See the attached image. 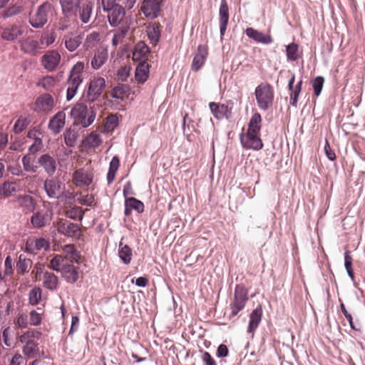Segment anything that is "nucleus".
I'll use <instances>...</instances> for the list:
<instances>
[{
  "label": "nucleus",
  "instance_id": "48",
  "mask_svg": "<svg viewBox=\"0 0 365 365\" xmlns=\"http://www.w3.org/2000/svg\"><path fill=\"white\" fill-rule=\"evenodd\" d=\"M31 117L29 115L24 116L21 115L16 121L13 131L15 133H20L24 131L31 123Z\"/></svg>",
  "mask_w": 365,
  "mask_h": 365
},
{
  "label": "nucleus",
  "instance_id": "26",
  "mask_svg": "<svg viewBox=\"0 0 365 365\" xmlns=\"http://www.w3.org/2000/svg\"><path fill=\"white\" fill-rule=\"evenodd\" d=\"M220 36L222 37L227 29L228 21H229V7L226 0H222L220 11Z\"/></svg>",
  "mask_w": 365,
  "mask_h": 365
},
{
  "label": "nucleus",
  "instance_id": "25",
  "mask_svg": "<svg viewBox=\"0 0 365 365\" xmlns=\"http://www.w3.org/2000/svg\"><path fill=\"white\" fill-rule=\"evenodd\" d=\"M16 202L25 213L34 212L36 205L35 199L26 194L19 195L16 197Z\"/></svg>",
  "mask_w": 365,
  "mask_h": 365
},
{
  "label": "nucleus",
  "instance_id": "45",
  "mask_svg": "<svg viewBox=\"0 0 365 365\" xmlns=\"http://www.w3.org/2000/svg\"><path fill=\"white\" fill-rule=\"evenodd\" d=\"M85 211L81 207L74 206L67 208L65 211V215L67 217L73 220L81 221L83 218Z\"/></svg>",
  "mask_w": 365,
  "mask_h": 365
},
{
  "label": "nucleus",
  "instance_id": "15",
  "mask_svg": "<svg viewBox=\"0 0 365 365\" xmlns=\"http://www.w3.org/2000/svg\"><path fill=\"white\" fill-rule=\"evenodd\" d=\"M161 10V6L157 0H143L141 3L140 11L149 19L158 17Z\"/></svg>",
  "mask_w": 365,
  "mask_h": 365
},
{
  "label": "nucleus",
  "instance_id": "52",
  "mask_svg": "<svg viewBox=\"0 0 365 365\" xmlns=\"http://www.w3.org/2000/svg\"><path fill=\"white\" fill-rule=\"evenodd\" d=\"M58 80L52 76H46L41 79L38 86H42L45 90H51L57 83Z\"/></svg>",
  "mask_w": 365,
  "mask_h": 365
},
{
  "label": "nucleus",
  "instance_id": "14",
  "mask_svg": "<svg viewBox=\"0 0 365 365\" xmlns=\"http://www.w3.org/2000/svg\"><path fill=\"white\" fill-rule=\"evenodd\" d=\"M82 0H59L63 15L68 18H76Z\"/></svg>",
  "mask_w": 365,
  "mask_h": 365
},
{
  "label": "nucleus",
  "instance_id": "3",
  "mask_svg": "<svg viewBox=\"0 0 365 365\" xmlns=\"http://www.w3.org/2000/svg\"><path fill=\"white\" fill-rule=\"evenodd\" d=\"M255 94L257 106L261 110H267L272 106L274 91L270 84L261 83L256 87Z\"/></svg>",
  "mask_w": 365,
  "mask_h": 365
},
{
  "label": "nucleus",
  "instance_id": "35",
  "mask_svg": "<svg viewBox=\"0 0 365 365\" xmlns=\"http://www.w3.org/2000/svg\"><path fill=\"white\" fill-rule=\"evenodd\" d=\"M43 286L46 289L53 291L58 287V278L53 272L46 271L43 274Z\"/></svg>",
  "mask_w": 365,
  "mask_h": 365
},
{
  "label": "nucleus",
  "instance_id": "42",
  "mask_svg": "<svg viewBox=\"0 0 365 365\" xmlns=\"http://www.w3.org/2000/svg\"><path fill=\"white\" fill-rule=\"evenodd\" d=\"M44 310L42 308H37L29 312L28 316L30 326L37 327L41 324Z\"/></svg>",
  "mask_w": 365,
  "mask_h": 365
},
{
  "label": "nucleus",
  "instance_id": "9",
  "mask_svg": "<svg viewBox=\"0 0 365 365\" xmlns=\"http://www.w3.org/2000/svg\"><path fill=\"white\" fill-rule=\"evenodd\" d=\"M240 141L243 148L255 150H261L263 143L259 137V133L247 131L245 134L240 135Z\"/></svg>",
  "mask_w": 365,
  "mask_h": 365
},
{
  "label": "nucleus",
  "instance_id": "29",
  "mask_svg": "<svg viewBox=\"0 0 365 365\" xmlns=\"http://www.w3.org/2000/svg\"><path fill=\"white\" fill-rule=\"evenodd\" d=\"M49 248V242L44 238H38L26 242L25 250L27 252L34 254L37 251Z\"/></svg>",
  "mask_w": 365,
  "mask_h": 365
},
{
  "label": "nucleus",
  "instance_id": "63",
  "mask_svg": "<svg viewBox=\"0 0 365 365\" xmlns=\"http://www.w3.org/2000/svg\"><path fill=\"white\" fill-rule=\"evenodd\" d=\"M15 324L18 327L21 329L27 328L30 325L28 314L24 313L19 314L16 317Z\"/></svg>",
  "mask_w": 365,
  "mask_h": 365
},
{
  "label": "nucleus",
  "instance_id": "8",
  "mask_svg": "<svg viewBox=\"0 0 365 365\" xmlns=\"http://www.w3.org/2000/svg\"><path fill=\"white\" fill-rule=\"evenodd\" d=\"M106 88V81L103 77H94L91 80L86 94V99L93 102L98 98Z\"/></svg>",
  "mask_w": 365,
  "mask_h": 365
},
{
  "label": "nucleus",
  "instance_id": "57",
  "mask_svg": "<svg viewBox=\"0 0 365 365\" xmlns=\"http://www.w3.org/2000/svg\"><path fill=\"white\" fill-rule=\"evenodd\" d=\"M352 257L349 251H346L344 253V266L349 277L354 280V274L352 268Z\"/></svg>",
  "mask_w": 365,
  "mask_h": 365
},
{
  "label": "nucleus",
  "instance_id": "58",
  "mask_svg": "<svg viewBox=\"0 0 365 365\" xmlns=\"http://www.w3.org/2000/svg\"><path fill=\"white\" fill-rule=\"evenodd\" d=\"M65 143L68 147H73L76 145L77 133L74 130L68 129L63 133Z\"/></svg>",
  "mask_w": 365,
  "mask_h": 365
},
{
  "label": "nucleus",
  "instance_id": "31",
  "mask_svg": "<svg viewBox=\"0 0 365 365\" xmlns=\"http://www.w3.org/2000/svg\"><path fill=\"white\" fill-rule=\"evenodd\" d=\"M149 53L148 46L143 41L138 42L133 52V59L135 61L145 62Z\"/></svg>",
  "mask_w": 365,
  "mask_h": 365
},
{
  "label": "nucleus",
  "instance_id": "24",
  "mask_svg": "<svg viewBox=\"0 0 365 365\" xmlns=\"http://www.w3.org/2000/svg\"><path fill=\"white\" fill-rule=\"evenodd\" d=\"M83 39V34L73 33H68L63 38L66 48L71 52L76 51L79 47Z\"/></svg>",
  "mask_w": 365,
  "mask_h": 365
},
{
  "label": "nucleus",
  "instance_id": "32",
  "mask_svg": "<svg viewBox=\"0 0 365 365\" xmlns=\"http://www.w3.org/2000/svg\"><path fill=\"white\" fill-rule=\"evenodd\" d=\"M61 272L62 277L68 283H75L78 279V268L72 264H68Z\"/></svg>",
  "mask_w": 365,
  "mask_h": 365
},
{
  "label": "nucleus",
  "instance_id": "40",
  "mask_svg": "<svg viewBox=\"0 0 365 365\" xmlns=\"http://www.w3.org/2000/svg\"><path fill=\"white\" fill-rule=\"evenodd\" d=\"M33 262L26 258L24 255H20L16 263V272L18 274L24 275L31 267Z\"/></svg>",
  "mask_w": 365,
  "mask_h": 365
},
{
  "label": "nucleus",
  "instance_id": "2",
  "mask_svg": "<svg viewBox=\"0 0 365 365\" xmlns=\"http://www.w3.org/2000/svg\"><path fill=\"white\" fill-rule=\"evenodd\" d=\"M71 115L74 118L75 123L83 128L91 125L96 118L93 108L91 106L88 108L84 103H76L71 109Z\"/></svg>",
  "mask_w": 365,
  "mask_h": 365
},
{
  "label": "nucleus",
  "instance_id": "43",
  "mask_svg": "<svg viewBox=\"0 0 365 365\" xmlns=\"http://www.w3.org/2000/svg\"><path fill=\"white\" fill-rule=\"evenodd\" d=\"M262 127V116L259 113H255L252 115L247 131L259 133Z\"/></svg>",
  "mask_w": 365,
  "mask_h": 365
},
{
  "label": "nucleus",
  "instance_id": "4",
  "mask_svg": "<svg viewBox=\"0 0 365 365\" xmlns=\"http://www.w3.org/2000/svg\"><path fill=\"white\" fill-rule=\"evenodd\" d=\"M248 299V289L244 284H237L234 291L233 299L230 304L229 318L232 319L236 317L240 312L244 309Z\"/></svg>",
  "mask_w": 365,
  "mask_h": 365
},
{
  "label": "nucleus",
  "instance_id": "18",
  "mask_svg": "<svg viewBox=\"0 0 365 365\" xmlns=\"http://www.w3.org/2000/svg\"><path fill=\"white\" fill-rule=\"evenodd\" d=\"M53 98L50 94H42L36 98L34 110L38 113H48L53 109Z\"/></svg>",
  "mask_w": 365,
  "mask_h": 365
},
{
  "label": "nucleus",
  "instance_id": "49",
  "mask_svg": "<svg viewBox=\"0 0 365 365\" xmlns=\"http://www.w3.org/2000/svg\"><path fill=\"white\" fill-rule=\"evenodd\" d=\"M42 289L38 287H35L29 292V303L32 306H36L41 301Z\"/></svg>",
  "mask_w": 365,
  "mask_h": 365
},
{
  "label": "nucleus",
  "instance_id": "30",
  "mask_svg": "<svg viewBox=\"0 0 365 365\" xmlns=\"http://www.w3.org/2000/svg\"><path fill=\"white\" fill-rule=\"evenodd\" d=\"M262 317V308L258 305L250 314L247 331L254 333L258 327Z\"/></svg>",
  "mask_w": 365,
  "mask_h": 365
},
{
  "label": "nucleus",
  "instance_id": "1",
  "mask_svg": "<svg viewBox=\"0 0 365 365\" xmlns=\"http://www.w3.org/2000/svg\"><path fill=\"white\" fill-rule=\"evenodd\" d=\"M42 335L41 331L36 329H29L19 336V341L23 344L22 352L24 356L31 359L37 356L39 349L38 340Z\"/></svg>",
  "mask_w": 365,
  "mask_h": 365
},
{
  "label": "nucleus",
  "instance_id": "6",
  "mask_svg": "<svg viewBox=\"0 0 365 365\" xmlns=\"http://www.w3.org/2000/svg\"><path fill=\"white\" fill-rule=\"evenodd\" d=\"M52 9V4L48 1L40 5L36 11L29 16V23L34 28H41L48 21V14Z\"/></svg>",
  "mask_w": 365,
  "mask_h": 365
},
{
  "label": "nucleus",
  "instance_id": "60",
  "mask_svg": "<svg viewBox=\"0 0 365 365\" xmlns=\"http://www.w3.org/2000/svg\"><path fill=\"white\" fill-rule=\"evenodd\" d=\"M56 39V36L53 33H46L41 36L40 38L41 46H42V49L46 48L51 44H52Z\"/></svg>",
  "mask_w": 365,
  "mask_h": 365
},
{
  "label": "nucleus",
  "instance_id": "33",
  "mask_svg": "<svg viewBox=\"0 0 365 365\" xmlns=\"http://www.w3.org/2000/svg\"><path fill=\"white\" fill-rule=\"evenodd\" d=\"M160 29V24L156 22L150 23L147 26V34L153 45H156L160 40L161 34Z\"/></svg>",
  "mask_w": 365,
  "mask_h": 365
},
{
  "label": "nucleus",
  "instance_id": "53",
  "mask_svg": "<svg viewBox=\"0 0 365 365\" xmlns=\"http://www.w3.org/2000/svg\"><path fill=\"white\" fill-rule=\"evenodd\" d=\"M22 164L24 170L26 172L36 173L38 167L34 165V159L29 155H26L22 158Z\"/></svg>",
  "mask_w": 365,
  "mask_h": 365
},
{
  "label": "nucleus",
  "instance_id": "7",
  "mask_svg": "<svg viewBox=\"0 0 365 365\" xmlns=\"http://www.w3.org/2000/svg\"><path fill=\"white\" fill-rule=\"evenodd\" d=\"M56 228L59 233L75 240L79 239L82 235L80 225L64 219H59L57 221Z\"/></svg>",
  "mask_w": 365,
  "mask_h": 365
},
{
  "label": "nucleus",
  "instance_id": "36",
  "mask_svg": "<svg viewBox=\"0 0 365 365\" xmlns=\"http://www.w3.org/2000/svg\"><path fill=\"white\" fill-rule=\"evenodd\" d=\"M93 7V3L92 1H86L80 5V9L78 11L79 17L83 24L89 22L92 11Z\"/></svg>",
  "mask_w": 365,
  "mask_h": 365
},
{
  "label": "nucleus",
  "instance_id": "16",
  "mask_svg": "<svg viewBox=\"0 0 365 365\" xmlns=\"http://www.w3.org/2000/svg\"><path fill=\"white\" fill-rule=\"evenodd\" d=\"M245 32L250 38L258 43L268 45L274 41L273 37L269 31L263 33L252 27H247Z\"/></svg>",
  "mask_w": 365,
  "mask_h": 365
},
{
  "label": "nucleus",
  "instance_id": "17",
  "mask_svg": "<svg viewBox=\"0 0 365 365\" xmlns=\"http://www.w3.org/2000/svg\"><path fill=\"white\" fill-rule=\"evenodd\" d=\"M106 11L108 13V21L112 26L115 27L120 24H122V26L127 25L126 23L124 24L125 11L122 6H115L109 9V10Z\"/></svg>",
  "mask_w": 365,
  "mask_h": 365
},
{
  "label": "nucleus",
  "instance_id": "12",
  "mask_svg": "<svg viewBox=\"0 0 365 365\" xmlns=\"http://www.w3.org/2000/svg\"><path fill=\"white\" fill-rule=\"evenodd\" d=\"M43 188L49 198H59L63 193L62 183L57 178L46 179Z\"/></svg>",
  "mask_w": 365,
  "mask_h": 365
},
{
  "label": "nucleus",
  "instance_id": "11",
  "mask_svg": "<svg viewBox=\"0 0 365 365\" xmlns=\"http://www.w3.org/2000/svg\"><path fill=\"white\" fill-rule=\"evenodd\" d=\"M61 56L58 51L50 50L46 51L41 57V62L43 67L48 71H53L60 63Z\"/></svg>",
  "mask_w": 365,
  "mask_h": 365
},
{
  "label": "nucleus",
  "instance_id": "19",
  "mask_svg": "<svg viewBox=\"0 0 365 365\" xmlns=\"http://www.w3.org/2000/svg\"><path fill=\"white\" fill-rule=\"evenodd\" d=\"M209 107L212 114L217 120L227 119L232 113V108L225 104L210 102Z\"/></svg>",
  "mask_w": 365,
  "mask_h": 365
},
{
  "label": "nucleus",
  "instance_id": "39",
  "mask_svg": "<svg viewBox=\"0 0 365 365\" xmlns=\"http://www.w3.org/2000/svg\"><path fill=\"white\" fill-rule=\"evenodd\" d=\"M68 263L62 255H55L49 261L47 267L56 272H61Z\"/></svg>",
  "mask_w": 365,
  "mask_h": 365
},
{
  "label": "nucleus",
  "instance_id": "47",
  "mask_svg": "<svg viewBox=\"0 0 365 365\" xmlns=\"http://www.w3.org/2000/svg\"><path fill=\"white\" fill-rule=\"evenodd\" d=\"M119 165L120 160L118 157L114 156L110 163L109 169L107 174V180L108 184H110L114 180Z\"/></svg>",
  "mask_w": 365,
  "mask_h": 365
},
{
  "label": "nucleus",
  "instance_id": "44",
  "mask_svg": "<svg viewBox=\"0 0 365 365\" xmlns=\"http://www.w3.org/2000/svg\"><path fill=\"white\" fill-rule=\"evenodd\" d=\"M101 40V34L99 32L93 31L88 34L83 43V47L86 50H89L97 46Z\"/></svg>",
  "mask_w": 365,
  "mask_h": 365
},
{
  "label": "nucleus",
  "instance_id": "22",
  "mask_svg": "<svg viewBox=\"0 0 365 365\" xmlns=\"http://www.w3.org/2000/svg\"><path fill=\"white\" fill-rule=\"evenodd\" d=\"M108 58V49L105 47L101 46L98 48L94 53L93 57L91 61V66L92 68L98 70L106 63Z\"/></svg>",
  "mask_w": 365,
  "mask_h": 365
},
{
  "label": "nucleus",
  "instance_id": "62",
  "mask_svg": "<svg viewBox=\"0 0 365 365\" xmlns=\"http://www.w3.org/2000/svg\"><path fill=\"white\" fill-rule=\"evenodd\" d=\"M44 269V264L40 262H38L35 264L32 271H31V276L34 279V281L36 282L38 280H41V274H43Z\"/></svg>",
  "mask_w": 365,
  "mask_h": 365
},
{
  "label": "nucleus",
  "instance_id": "38",
  "mask_svg": "<svg viewBox=\"0 0 365 365\" xmlns=\"http://www.w3.org/2000/svg\"><path fill=\"white\" fill-rule=\"evenodd\" d=\"M149 76V66L145 62H141L138 64L135 69V80L138 83H145Z\"/></svg>",
  "mask_w": 365,
  "mask_h": 365
},
{
  "label": "nucleus",
  "instance_id": "20",
  "mask_svg": "<svg viewBox=\"0 0 365 365\" xmlns=\"http://www.w3.org/2000/svg\"><path fill=\"white\" fill-rule=\"evenodd\" d=\"M208 56V48L207 45H199L197 51L195 53L192 62V69L194 71H198L204 65L205 60Z\"/></svg>",
  "mask_w": 365,
  "mask_h": 365
},
{
  "label": "nucleus",
  "instance_id": "54",
  "mask_svg": "<svg viewBox=\"0 0 365 365\" xmlns=\"http://www.w3.org/2000/svg\"><path fill=\"white\" fill-rule=\"evenodd\" d=\"M287 56L288 60L297 61L299 58V46L295 43H292L287 46Z\"/></svg>",
  "mask_w": 365,
  "mask_h": 365
},
{
  "label": "nucleus",
  "instance_id": "34",
  "mask_svg": "<svg viewBox=\"0 0 365 365\" xmlns=\"http://www.w3.org/2000/svg\"><path fill=\"white\" fill-rule=\"evenodd\" d=\"M18 191V184L16 181H4L0 185V196L7 198Z\"/></svg>",
  "mask_w": 365,
  "mask_h": 365
},
{
  "label": "nucleus",
  "instance_id": "28",
  "mask_svg": "<svg viewBox=\"0 0 365 365\" xmlns=\"http://www.w3.org/2000/svg\"><path fill=\"white\" fill-rule=\"evenodd\" d=\"M144 204L139 200L130 197H126L125 200V215L128 217L131 215L132 210H134L138 213H142L144 211Z\"/></svg>",
  "mask_w": 365,
  "mask_h": 365
},
{
  "label": "nucleus",
  "instance_id": "37",
  "mask_svg": "<svg viewBox=\"0 0 365 365\" xmlns=\"http://www.w3.org/2000/svg\"><path fill=\"white\" fill-rule=\"evenodd\" d=\"M62 254L66 261L71 263L77 262L80 259V253L73 245H66L63 247Z\"/></svg>",
  "mask_w": 365,
  "mask_h": 365
},
{
  "label": "nucleus",
  "instance_id": "23",
  "mask_svg": "<svg viewBox=\"0 0 365 365\" xmlns=\"http://www.w3.org/2000/svg\"><path fill=\"white\" fill-rule=\"evenodd\" d=\"M51 215L48 211L41 210L34 212L31 217V224L34 228H41L49 223Z\"/></svg>",
  "mask_w": 365,
  "mask_h": 365
},
{
  "label": "nucleus",
  "instance_id": "50",
  "mask_svg": "<svg viewBox=\"0 0 365 365\" xmlns=\"http://www.w3.org/2000/svg\"><path fill=\"white\" fill-rule=\"evenodd\" d=\"M129 94V88L124 84H120L115 86L111 91L113 98L123 100Z\"/></svg>",
  "mask_w": 365,
  "mask_h": 365
},
{
  "label": "nucleus",
  "instance_id": "56",
  "mask_svg": "<svg viewBox=\"0 0 365 365\" xmlns=\"http://www.w3.org/2000/svg\"><path fill=\"white\" fill-rule=\"evenodd\" d=\"M85 142L89 147L96 148L101 144L102 140L99 134L96 132H92L88 136H87Z\"/></svg>",
  "mask_w": 365,
  "mask_h": 365
},
{
  "label": "nucleus",
  "instance_id": "55",
  "mask_svg": "<svg viewBox=\"0 0 365 365\" xmlns=\"http://www.w3.org/2000/svg\"><path fill=\"white\" fill-rule=\"evenodd\" d=\"M302 81L301 80L293 87L292 90H290V103L295 108L297 107L298 98L302 91Z\"/></svg>",
  "mask_w": 365,
  "mask_h": 365
},
{
  "label": "nucleus",
  "instance_id": "5",
  "mask_svg": "<svg viewBox=\"0 0 365 365\" xmlns=\"http://www.w3.org/2000/svg\"><path fill=\"white\" fill-rule=\"evenodd\" d=\"M85 68L84 63L78 61L73 65L67 81V99L69 101L73 98L76 91L83 81L82 74Z\"/></svg>",
  "mask_w": 365,
  "mask_h": 365
},
{
  "label": "nucleus",
  "instance_id": "21",
  "mask_svg": "<svg viewBox=\"0 0 365 365\" xmlns=\"http://www.w3.org/2000/svg\"><path fill=\"white\" fill-rule=\"evenodd\" d=\"M38 163L49 176L53 175L56 173L57 168L56 160L49 154L41 155L38 158Z\"/></svg>",
  "mask_w": 365,
  "mask_h": 365
},
{
  "label": "nucleus",
  "instance_id": "61",
  "mask_svg": "<svg viewBox=\"0 0 365 365\" xmlns=\"http://www.w3.org/2000/svg\"><path fill=\"white\" fill-rule=\"evenodd\" d=\"M118 118L115 115H110L106 118V121L105 123V130L107 132H110L114 130V128L118 125Z\"/></svg>",
  "mask_w": 365,
  "mask_h": 365
},
{
  "label": "nucleus",
  "instance_id": "59",
  "mask_svg": "<svg viewBox=\"0 0 365 365\" xmlns=\"http://www.w3.org/2000/svg\"><path fill=\"white\" fill-rule=\"evenodd\" d=\"M324 83V78L322 76H317L312 81V86L314 89V93L317 97L320 95Z\"/></svg>",
  "mask_w": 365,
  "mask_h": 365
},
{
  "label": "nucleus",
  "instance_id": "13",
  "mask_svg": "<svg viewBox=\"0 0 365 365\" xmlns=\"http://www.w3.org/2000/svg\"><path fill=\"white\" fill-rule=\"evenodd\" d=\"M93 179L91 171L80 168L75 170L72 175V182L77 187L88 186Z\"/></svg>",
  "mask_w": 365,
  "mask_h": 365
},
{
  "label": "nucleus",
  "instance_id": "64",
  "mask_svg": "<svg viewBox=\"0 0 365 365\" xmlns=\"http://www.w3.org/2000/svg\"><path fill=\"white\" fill-rule=\"evenodd\" d=\"M43 148V141L42 139L36 138L34 140V143L29 146V151L31 154H35L37 152L40 151Z\"/></svg>",
  "mask_w": 365,
  "mask_h": 365
},
{
  "label": "nucleus",
  "instance_id": "10",
  "mask_svg": "<svg viewBox=\"0 0 365 365\" xmlns=\"http://www.w3.org/2000/svg\"><path fill=\"white\" fill-rule=\"evenodd\" d=\"M20 48L24 53L35 56L41 53L42 46L38 40L33 36H28L20 41Z\"/></svg>",
  "mask_w": 365,
  "mask_h": 365
},
{
  "label": "nucleus",
  "instance_id": "27",
  "mask_svg": "<svg viewBox=\"0 0 365 365\" xmlns=\"http://www.w3.org/2000/svg\"><path fill=\"white\" fill-rule=\"evenodd\" d=\"M65 122L66 113L63 111H59L50 120L48 128L54 134H58L64 127Z\"/></svg>",
  "mask_w": 365,
  "mask_h": 365
},
{
  "label": "nucleus",
  "instance_id": "46",
  "mask_svg": "<svg viewBox=\"0 0 365 365\" xmlns=\"http://www.w3.org/2000/svg\"><path fill=\"white\" fill-rule=\"evenodd\" d=\"M118 256L123 263L125 264H130L132 259L131 248L127 245H123L122 243H120Z\"/></svg>",
  "mask_w": 365,
  "mask_h": 365
},
{
  "label": "nucleus",
  "instance_id": "41",
  "mask_svg": "<svg viewBox=\"0 0 365 365\" xmlns=\"http://www.w3.org/2000/svg\"><path fill=\"white\" fill-rule=\"evenodd\" d=\"M21 34L22 31L19 26H11L3 30L1 37L6 41H14Z\"/></svg>",
  "mask_w": 365,
  "mask_h": 365
},
{
  "label": "nucleus",
  "instance_id": "51",
  "mask_svg": "<svg viewBox=\"0 0 365 365\" xmlns=\"http://www.w3.org/2000/svg\"><path fill=\"white\" fill-rule=\"evenodd\" d=\"M129 27L128 25L121 26L118 31L113 35L112 39V44L114 46H117L120 43H121L125 36Z\"/></svg>",
  "mask_w": 365,
  "mask_h": 365
}]
</instances>
